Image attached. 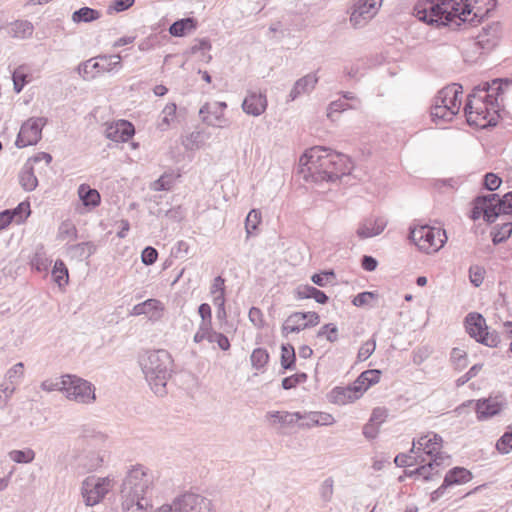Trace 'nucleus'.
Here are the masks:
<instances>
[{"instance_id":"obj_62","label":"nucleus","mask_w":512,"mask_h":512,"mask_svg":"<svg viewBox=\"0 0 512 512\" xmlns=\"http://www.w3.org/2000/svg\"><path fill=\"white\" fill-rule=\"evenodd\" d=\"M502 184V179L495 173H486L483 180V187L489 191H495Z\"/></svg>"},{"instance_id":"obj_35","label":"nucleus","mask_w":512,"mask_h":512,"mask_svg":"<svg viewBox=\"0 0 512 512\" xmlns=\"http://www.w3.org/2000/svg\"><path fill=\"white\" fill-rule=\"evenodd\" d=\"M296 353L295 348L290 343L281 345L280 364L282 367L281 374L285 371H293L296 369Z\"/></svg>"},{"instance_id":"obj_46","label":"nucleus","mask_w":512,"mask_h":512,"mask_svg":"<svg viewBox=\"0 0 512 512\" xmlns=\"http://www.w3.org/2000/svg\"><path fill=\"white\" fill-rule=\"evenodd\" d=\"M13 90L19 94L29 82L24 66H19L12 72Z\"/></svg>"},{"instance_id":"obj_49","label":"nucleus","mask_w":512,"mask_h":512,"mask_svg":"<svg viewBox=\"0 0 512 512\" xmlns=\"http://www.w3.org/2000/svg\"><path fill=\"white\" fill-rule=\"evenodd\" d=\"M11 30L14 37L26 38L32 35L34 27L29 21L18 20L12 23Z\"/></svg>"},{"instance_id":"obj_50","label":"nucleus","mask_w":512,"mask_h":512,"mask_svg":"<svg viewBox=\"0 0 512 512\" xmlns=\"http://www.w3.org/2000/svg\"><path fill=\"white\" fill-rule=\"evenodd\" d=\"M9 457L16 463L28 464L35 459V452L31 448H25L23 450H12L9 452Z\"/></svg>"},{"instance_id":"obj_37","label":"nucleus","mask_w":512,"mask_h":512,"mask_svg":"<svg viewBox=\"0 0 512 512\" xmlns=\"http://www.w3.org/2000/svg\"><path fill=\"white\" fill-rule=\"evenodd\" d=\"M96 249V245L91 241L81 242L71 245L69 247V253L72 257L82 261L93 255L96 252Z\"/></svg>"},{"instance_id":"obj_39","label":"nucleus","mask_w":512,"mask_h":512,"mask_svg":"<svg viewBox=\"0 0 512 512\" xmlns=\"http://www.w3.org/2000/svg\"><path fill=\"white\" fill-rule=\"evenodd\" d=\"M100 16V11L85 6L75 10L72 13V21L75 23H90L99 19Z\"/></svg>"},{"instance_id":"obj_29","label":"nucleus","mask_w":512,"mask_h":512,"mask_svg":"<svg viewBox=\"0 0 512 512\" xmlns=\"http://www.w3.org/2000/svg\"><path fill=\"white\" fill-rule=\"evenodd\" d=\"M77 193L83 206L88 210L95 209L101 204V195L98 190L91 188L86 183L79 185Z\"/></svg>"},{"instance_id":"obj_10","label":"nucleus","mask_w":512,"mask_h":512,"mask_svg":"<svg viewBox=\"0 0 512 512\" xmlns=\"http://www.w3.org/2000/svg\"><path fill=\"white\" fill-rule=\"evenodd\" d=\"M111 480L106 478L87 477L81 487V494L87 506H94L102 501L109 491Z\"/></svg>"},{"instance_id":"obj_51","label":"nucleus","mask_w":512,"mask_h":512,"mask_svg":"<svg viewBox=\"0 0 512 512\" xmlns=\"http://www.w3.org/2000/svg\"><path fill=\"white\" fill-rule=\"evenodd\" d=\"M261 212L256 209H252L245 219V229L247 236H251L258 229L259 224L261 223Z\"/></svg>"},{"instance_id":"obj_64","label":"nucleus","mask_w":512,"mask_h":512,"mask_svg":"<svg viewBox=\"0 0 512 512\" xmlns=\"http://www.w3.org/2000/svg\"><path fill=\"white\" fill-rule=\"evenodd\" d=\"M164 215L165 217L174 222H181L186 216V209L183 208L181 205H177L166 210Z\"/></svg>"},{"instance_id":"obj_15","label":"nucleus","mask_w":512,"mask_h":512,"mask_svg":"<svg viewBox=\"0 0 512 512\" xmlns=\"http://www.w3.org/2000/svg\"><path fill=\"white\" fill-rule=\"evenodd\" d=\"M442 442V437L436 433H433L432 436L424 435L421 436L417 441H413L411 452L418 454L420 451H422L423 454L429 457V459H433L439 456L440 461L443 462V460L448 458V456H444L440 451Z\"/></svg>"},{"instance_id":"obj_2","label":"nucleus","mask_w":512,"mask_h":512,"mask_svg":"<svg viewBox=\"0 0 512 512\" xmlns=\"http://www.w3.org/2000/svg\"><path fill=\"white\" fill-rule=\"evenodd\" d=\"M512 87V78H494L475 86L467 96L464 114L467 123L480 129L495 127L506 114L505 96Z\"/></svg>"},{"instance_id":"obj_44","label":"nucleus","mask_w":512,"mask_h":512,"mask_svg":"<svg viewBox=\"0 0 512 512\" xmlns=\"http://www.w3.org/2000/svg\"><path fill=\"white\" fill-rule=\"evenodd\" d=\"M19 178L21 186L26 191H33L38 185V179L35 176L33 168L31 166L27 167V165H25V167L19 175Z\"/></svg>"},{"instance_id":"obj_25","label":"nucleus","mask_w":512,"mask_h":512,"mask_svg":"<svg viewBox=\"0 0 512 512\" xmlns=\"http://www.w3.org/2000/svg\"><path fill=\"white\" fill-rule=\"evenodd\" d=\"M464 326L468 335L475 339L476 342L488 329L485 318L478 312L468 313L464 319Z\"/></svg>"},{"instance_id":"obj_53","label":"nucleus","mask_w":512,"mask_h":512,"mask_svg":"<svg viewBox=\"0 0 512 512\" xmlns=\"http://www.w3.org/2000/svg\"><path fill=\"white\" fill-rule=\"evenodd\" d=\"M334 494V480L332 477L326 478L319 487V495L324 504L331 502Z\"/></svg>"},{"instance_id":"obj_48","label":"nucleus","mask_w":512,"mask_h":512,"mask_svg":"<svg viewBox=\"0 0 512 512\" xmlns=\"http://www.w3.org/2000/svg\"><path fill=\"white\" fill-rule=\"evenodd\" d=\"M11 213L13 220L20 224L23 223L31 214L30 203L28 201L20 202L14 209H7Z\"/></svg>"},{"instance_id":"obj_33","label":"nucleus","mask_w":512,"mask_h":512,"mask_svg":"<svg viewBox=\"0 0 512 512\" xmlns=\"http://www.w3.org/2000/svg\"><path fill=\"white\" fill-rule=\"evenodd\" d=\"M301 314L302 312L300 311L293 312L286 318L281 327V334L283 337H288L291 333H299L307 329L306 326H304L306 320L299 317Z\"/></svg>"},{"instance_id":"obj_45","label":"nucleus","mask_w":512,"mask_h":512,"mask_svg":"<svg viewBox=\"0 0 512 512\" xmlns=\"http://www.w3.org/2000/svg\"><path fill=\"white\" fill-rule=\"evenodd\" d=\"M176 176L174 173L165 172L151 184L153 191H169L175 184Z\"/></svg>"},{"instance_id":"obj_38","label":"nucleus","mask_w":512,"mask_h":512,"mask_svg":"<svg viewBox=\"0 0 512 512\" xmlns=\"http://www.w3.org/2000/svg\"><path fill=\"white\" fill-rule=\"evenodd\" d=\"M491 204L493 210L497 213V218L500 215H512V191L507 192L502 197L498 195Z\"/></svg>"},{"instance_id":"obj_52","label":"nucleus","mask_w":512,"mask_h":512,"mask_svg":"<svg viewBox=\"0 0 512 512\" xmlns=\"http://www.w3.org/2000/svg\"><path fill=\"white\" fill-rule=\"evenodd\" d=\"M307 374L305 372H297L291 376L282 379L281 386L284 390L296 388L299 384L307 381Z\"/></svg>"},{"instance_id":"obj_61","label":"nucleus","mask_w":512,"mask_h":512,"mask_svg":"<svg viewBox=\"0 0 512 512\" xmlns=\"http://www.w3.org/2000/svg\"><path fill=\"white\" fill-rule=\"evenodd\" d=\"M376 348V341L371 339L366 341L364 344L361 345L360 349L358 350L357 358L359 361H365L367 360L375 351Z\"/></svg>"},{"instance_id":"obj_3","label":"nucleus","mask_w":512,"mask_h":512,"mask_svg":"<svg viewBox=\"0 0 512 512\" xmlns=\"http://www.w3.org/2000/svg\"><path fill=\"white\" fill-rule=\"evenodd\" d=\"M352 169L349 156L328 147L314 146L300 157L298 173L306 182L322 185L340 180L349 175Z\"/></svg>"},{"instance_id":"obj_60","label":"nucleus","mask_w":512,"mask_h":512,"mask_svg":"<svg viewBox=\"0 0 512 512\" xmlns=\"http://www.w3.org/2000/svg\"><path fill=\"white\" fill-rule=\"evenodd\" d=\"M377 297L378 294L375 291L360 292L356 296H354L352 304L356 307H363L365 305H368L370 300L375 299Z\"/></svg>"},{"instance_id":"obj_54","label":"nucleus","mask_w":512,"mask_h":512,"mask_svg":"<svg viewBox=\"0 0 512 512\" xmlns=\"http://www.w3.org/2000/svg\"><path fill=\"white\" fill-rule=\"evenodd\" d=\"M450 358L452 363L455 366V369L462 370L468 364V356L467 353L460 348H453L450 354Z\"/></svg>"},{"instance_id":"obj_19","label":"nucleus","mask_w":512,"mask_h":512,"mask_svg":"<svg viewBox=\"0 0 512 512\" xmlns=\"http://www.w3.org/2000/svg\"><path fill=\"white\" fill-rule=\"evenodd\" d=\"M134 134V125L124 119L109 124L105 130V136L114 142H128Z\"/></svg>"},{"instance_id":"obj_23","label":"nucleus","mask_w":512,"mask_h":512,"mask_svg":"<svg viewBox=\"0 0 512 512\" xmlns=\"http://www.w3.org/2000/svg\"><path fill=\"white\" fill-rule=\"evenodd\" d=\"M387 226V220L381 216L365 218L358 226L356 234L360 239H367L381 234Z\"/></svg>"},{"instance_id":"obj_28","label":"nucleus","mask_w":512,"mask_h":512,"mask_svg":"<svg viewBox=\"0 0 512 512\" xmlns=\"http://www.w3.org/2000/svg\"><path fill=\"white\" fill-rule=\"evenodd\" d=\"M198 20L195 17H185L174 21L168 31L173 37H185L198 28Z\"/></svg>"},{"instance_id":"obj_18","label":"nucleus","mask_w":512,"mask_h":512,"mask_svg":"<svg viewBox=\"0 0 512 512\" xmlns=\"http://www.w3.org/2000/svg\"><path fill=\"white\" fill-rule=\"evenodd\" d=\"M165 310L164 304L155 298L147 299L141 303L136 304L130 311L131 316L146 315L152 322L159 321Z\"/></svg>"},{"instance_id":"obj_7","label":"nucleus","mask_w":512,"mask_h":512,"mask_svg":"<svg viewBox=\"0 0 512 512\" xmlns=\"http://www.w3.org/2000/svg\"><path fill=\"white\" fill-rule=\"evenodd\" d=\"M152 484L149 476L142 465L134 466L127 472L121 485V496H141L146 495Z\"/></svg>"},{"instance_id":"obj_5","label":"nucleus","mask_w":512,"mask_h":512,"mask_svg":"<svg viewBox=\"0 0 512 512\" xmlns=\"http://www.w3.org/2000/svg\"><path fill=\"white\" fill-rule=\"evenodd\" d=\"M410 240L426 253L437 252L447 241L446 231L428 224L418 225L409 230Z\"/></svg>"},{"instance_id":"obj_24","label":"nucleus","mask_w":512,"mask_h":512,"mask_svg":"<svg viewBox=\"0 0 512 512\" xmlns=\"http://www.w3.org/2000/svg\"><path fill=\"white\" fill-rule=\"evenodd\" d=\"M500 35V23L492 22L482 27L481 32L476 36V45L483 50H490L496 44Z\"/></svg>"},{"instance_id":"obj_56","label":"nucleus","mask_w":512,"mask_h":512,"mask_svg":"<svg viewBox=\"0 0 512 512\" xmlns=\"http://www.w3.org/2000/svg\"><path fill=\"white\" fill-rule=\"evenodd\" d=\"M214 306L216 307V317L221 323L227 324V311H226V297H223L222 295H216L213 297L212 300Z\"/></svg>"},{"instance_id":"obj_42","label":"nucleus","mask_w":512,"mask_h":512,"mask_svg":"<svg viewBox=\"0 0 512 512\" xmlns=\"http://www.w3.org/2000/svg\"><path fill=\"white\" fill-rule=\"evenodd\" d=\"M52 277L54 281L58 284L59 287L68 283L69 274L68 268L63 260L57 259L53 265L51 271Z\"/></svg>"},{"instance_id":"obj_20","label":"nucleus","mask_w":512,"mask_h":512,"mask_svg":"<svg viewBox=\"0 0 512 512\" xmlns=\"http://www.w3.org/2000/svg\"><path fill=\"white\" fill-rule=\"evenodd\" d=\"M463 93L462 85L458 83H452L442 88L437 93V103H447L450 110L455 112L457 115L461 107V95Z\"/></svg>"},{"instance_id":"obj_11","label":"nucleus","mask_w":512,"mask_h":512,"mask_svg":"<svg viewBox=\"0 0 512 512\" xmlns=\"http://www.w3.org/2000/svg\"><path fill=\"white\" fill-rule=\"evenodd\" d=\"M473 474L462 466H455L447 471L443 483L430 494L431 502L439 500L449 487L461 485L472 480Z\"/></svg>"},{"instance_id":"obj_9","label":"nucleus","mask_w":512,"mask_h":512,"mask_svg":"<svg viewBox=\"0 0 512 512\" xmlns=\"http://www.w3.org/2000/svg\"><path fill=\"white\" fill-rule=\"evenodd\" d=\"M47 123L46 117H30L21 125L15 146L25 148L36 145L42 139V130Z\"/></svg>"},{"instance_id":"obj_34","label":"nucleus","mask_w":512,"mask_h":512,"mask_svg":"<svg viewBox=\"0 0 512 512\" xmlns=\"http://www.w3.org/2000/svg\"><path fill=\"white\" fill-rule=\"evenodd\" d=\"M123 512H145L149 506L146 495L121 496Z\"/></svg>"},{"instance_id":"obj_6","label":"nucleus","mask_w":512,"mask_h":512,"mask_svg":"<svg viewBox=\"0 0 512 512\" xmlns=\"http://www.w3.org/2000/svg\"><path fill=\"white\" fill-rule=\"evenodd\" d=\"M122 67L119 55H99L81 62L76 70L84 80H91L105 72L117 71Z\"/></svg>"},{"instance_id":"obj_55","label":"nucleus","mask_w":512,"mask_h":512,"mask_svg":"<svg viewBox=\"0 0 512 512\" xmlns=\"http://www.w3.org/2000/svg\"><path fill=\"white\" fill-rule=\"evenodd\" d=\"M469 280L474 287H480L486 274L485 268L480 265H471L468 270Z\"/></svg>"},{"instance_id":"obj_43","label":"nucleus","mask_w":512,"mask_h":512,"mask_svg":"<svg viewBox=\"0 0 512 512\" xmlns=\"http://www.w3.org/2000/svg\"><path fill=\"white\" fill-rule=\"evenodd\" d=\"M270 355L265 348L258 347L252 351L250 356L251 365L256 370H262L268 364Z\"/></svg>"},{"instance_id":"obj_22","label":"nucleus","mask_w":512,"mask_h":512,"mask_svg":"<svg viewBox=\"0 0 512 512\" xmlns=\"http://www.w3.org/2000/svg\"><path fill=\"white\" fill-rule=\"evenodd\" d=\"M267 97L262 92L248 91L243 102V111L251 116L258 117L267 109Z\"/></svg>"},{"instance_id":"obj_31","label":"nucleus","mask_w":512,"mask_h":512,"mask_svg":"<svg viewBox=\"0 0 512 512\" xmlns=\"http://www.w3.org/2000/svg\"><path fill=\"white\" fill-rule=\"evenodd\" d=\"M382 371L379 369H368L360 373V375L353 382L358 393H363L371 386L377 384L380 381Z\"/></svg>"},{"instance_id":"obj_13","label":"nucleus","mask_w":512,"mask_h":512,"mask_svg":"<svg viewBox=\"0 0 512 512\" xmlns=\"http://www.w3.org/2000/svg\"><path fill=\"white\" fill-rule=\"evenodd\" d=\"M174 512H213L211 501L204 496L185 493L174 500Z\"/></svg>"},{"instance_id":"obj_1","label":"nucleus","mask_w":512,"mask_h":512,"mask_svg":"<svg viewBox=\"0 0 512 512\" xmlns=\"http://www.w3.org/2000/svg\"><path fill=\"white\" fill-rule=\"evenodd\" d=\"M497 6V0H417L413 15L436 27L476 26Z\"/></svg>"},{"instance_id":"obj_8","label":"nucleus","mask_w":512,"mask_h":512,"mask_svg":"<svg viewBox=\"0 0 512 512\" xmlns=\"http://www.w3.org/2000/svg\"><path fill=\"white\" fill-rule=\"evenodd\" d=\"M65 385L64 393L70 400L78 403L89 404L95 401V388L89 381L82 379L76 375H64Z\"/></svg>"},{"instance_id":"obj_40","label":"nucleus","mask_w":512,"mask_h":512,"mask_svg":"<svg viewBox=\"0 0 512 512\" xmlns=\"http://www.w3.org/2000/svg\"><path fill=\"white\" fill-rule=\"evenodd\" d=\"M268 418H273L275 422H278L282 425H292L302 418L304 416L301 412H287V411H270L267 413Z\"/></svg>"},{"instance_id":"obj_30","label":"nucleus","mask_w":512,"mask_h":512,"mask_svg":"<svg viewBox=\"0 0 512 512\" xmlns=\"http://www.w3.org/2000/svg\"><path fill=\"white\" fill-rule=\"evenodd\" d=\"M317 82H318V78L316 77L315 74H312V73L307 74L304 77L298 79L294 83V85L288 95L289 100L294 101L300 95L311 92L315 88V85L317 84Z\"/></svg>"},{"instance_id":"obj_57","label":"nucleus","mask_w":512,"mask_h":512,"mask_svg":"<svg viewBox=\"0 0 512 512\" xmlns=\"http://www.w3.org/2000/svg\"><path fill=\"white\" fill-rule=\"evenodd\" d=\"M317 337H326L329 342L334 343L338 340V328L334 323H327L317 332Z\"/></svg>"},{"instance_id":"obj_59","label":"nucleus","mask_w":512,"mask_h":512,"mask_svg":"<svg viewBox=\"0 0 512 512\" xmlns=\"http://www.w3.org/2000/svg\"><path fill=\"white\" fill-rule=\"evenodd\" d=\"M501 342V337L496 330L488 331L483 334V336L478 339V343L488 346V347H498Z\"/></svg>"},{"instance_id":"obj_32","label":"nucleus","mask_w":512,"mask_h":512,"mask_svg":"<svg viewBox=\"0 0 512 512\" xmlns=\"http://www.w3.org/2000/svg\"><path fill=\"white\" fill-rule=\"evenodd\" d=\"M296 299H314L319 304H326L329 301V297L326 293L312 285H300L295 290Z\"/></svg>"},{"instance_id":"obj_47","label":"nucleus","mask_w":512,"mask_h":512,"mask_svg":"<svg viewBox=\"0 0 512 512\" xmlns=\"http://www.w3.org/2000/svg\"><path fill=\"white\" fill-rule=\"evenodd\" d=\"M335 280L336 274L333 269L322 270L320 272L314 273L311 276V281L319 287H325L328 284H332L335 282Z\"/></svg>"},{"instance_id":"obj_41","label":"nucleus","mask_w":512,"mask_h":512,"mask_svg":"<svg viewBox=\"0 0 512 512\" xmlns=\"http://www.w3.org/2000/svg\"><path fill=\"white\" fill-rule=\"evenodd\" d=\"M512 234V222H506L502 225H496L492 232V242L494 245L504 243Z\"/></svg>"},{"instance_id":"obj_16","label":"nucleus","mask_w":512,"mask_h":512,"mask_svg":"<svg viewBox=\"0 0 512 512\" xmlns=\"http://www.w3.org/2000/svg\"><path fill=\"white\" fill-rule=\"evenodd\" d=\"M375 0H356L350 8V23L355 28H362L375 15Z\"/></svg>"},{"instance_id":"obj_4","label":"nucleus","mask_w":512,"mask_h":512,"mask_svg":"<svg viewBox=\"0 0 512 512\" xmlns=\"http://www.w3.org/2000/svg\"><path fill=\"white\" fill-rule=\"evenodd\" d=\"M139 364L152 391L158 396L166 395L174 365L171 354L165 349L148 350L139 357Z\"/></svg>"},{"instance_id":"obj_14","label":"nucleus","mask_w":512,"mask_h":512,"mask_svg":"<svg viewBox=\"0 0 512 512\" xmlns=\"http://www.w3.org/2000/svg\"><path fill=\"white\" fill-rule=\"evenodd\" d=\"M498 197L497 193L481 194L476 196L472 201V209L469 217L476 221L481 217L489 224L494 223L497 219V213L492 208V201Z\"/></svg>"},{"instance_id":"obj_12","label":"nucleus","mask_w":512,"mask_h":512,"mask_svg":"<svg viewBox=\"0 0 512 512\" xmlns=\"http://www.w3.org/2000/svg\"><path fill=\"white\" fill-rule=\"evenodd\" d=\"M507 407L502 395L489 396L475 400V413L478 421H485L499 415Z\"/></svg>"},{"instance_id":"obj_63","label":"nucleus","mask_w":512,"mask_h":512,"mask_svg":"<svg viewBox=\"0 0 512 512\" xmlns=\"http://www.w3.org/2000/svg\"><path fill=\"white\" fill-rule=\"evenodd\" d=\"M158 259V251L152 246H146L141 252V261L144 265H153Z\"/></svg>"},{"instance_id":"obj_27","label":"nucleus","mask_w":512,"mask_h":512,"mask_svg":"<svg viewBox=\"0 0 512 512\" xmlns=\"http://www.w3.org/2000/svg\"><path fill=\"white\" fill-rule=\"evenodd\" d=\"M430 116L433 123L443 125L453 120L456 116L453 110L447 106V103H437V95L433 98L430 109Z\"/></svg>"},{"instance_id":"obj_17","label":"nucleus","mask_w":512,"mask_h":512,"mask_svg":"<svg viewBox=\"0 0 512 512\" xmlns=\"http://www.w3.org/2000/svg\"><path fill=\"white\" fill-rule=\"evenodd\" d=\"M106 451L100 449L98 451H84L76 458L77 468L81 473H88L100 468L105 461Z\"/></svg>"},{"instance_id":"obj_36","label":"nucleus","mask_w":512,"mask_h":512,"mask_svg":"<svg viewBox=\"0 0 512 512\" xmlns=\"http://www.w3.org/2000/svg\"><path fill=\"white\" fill-rule=\"evenodd\" d=\"M442 461H440V457H436L433 459H429L428 462H425L424 458H419L418 463L419 467H423L424 470H421L420 477L424 482H428L433 479L434 475L438 474V468L442 465Z\"/></svg>"},{"instance_id":"obj_58","label":"nucleus","mask_w":512,"mask_h":512,"mask_svg":"<svg viewBox=\"0 0 512 512\" xmlns=\"http://www.w3.org/2000/svg\"><path fill=\"white\" fill-rule=\"evenodd\" d=\"M496 449L500 454L512 451V431H506L496 442Z\"/></svg>"},{"instance_id":"obj_26","label":"nucleus","mask_w":512,"mask_h":512,"mask_svg":"<svg viewBox=\"0 0 512 512\" xmlns=\"http://www.w3.org/2000/svg\"><path fill=\"white\" fill-rule=\"evenodd\" d=\"M357 391L358 389L354 383L346 387L337 386L330 391L328 399L331 403L345 405L354 402L362 396V394Z\"/></svg>"},{"instance_id":"obj_21","label":"nucleus","mask_w":512,"mask_h":512,"mask_svg":"<svg viewBox=\"0 0 512 512\" xmlns=\"http://www.w3.org/2000/svg\"><path fill=\"white\" fill-rule=\"evenodd\" d=\"M227 108L226 102H215L213 104L205 103L199 110V116L203 123L220 127V123L224 120L223 111Z\"/></svg>"}]
</instances>
